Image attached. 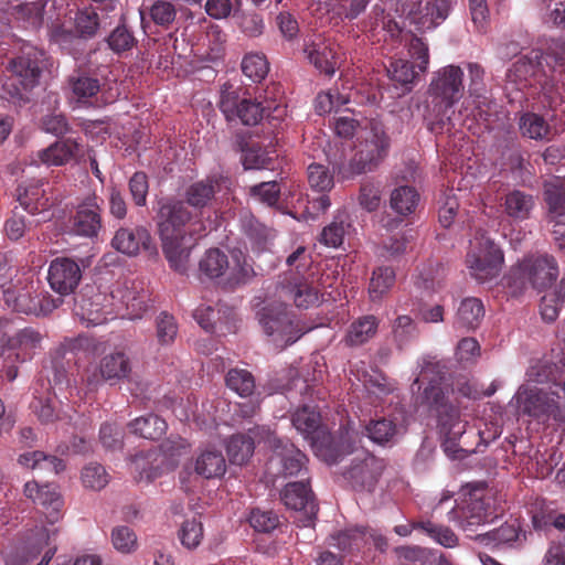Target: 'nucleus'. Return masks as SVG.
<instances>
[{
  "label": "nucleus",
  "mask_w": 565,
  "mask_h": 565,
  "mask_svg": "<svg viewBox=\"0 0 565 565\" xmlns=\"http://www.w3.org/2000/svg\"><path fill=\"white\" fill-rule=\"evenodd\" d=\"M370 0H338L333 7L334 13L342 20H355L367 8Z\"/></svg>",
  "instance_id": "60"
},
{
  "label": "nucleus",
  "mask_w": 565,
  "mask_h": 565,
  "mask_svg": "<svg viewBox=\"0 0 565 565\" xmlns=\"http://www.w3.org/2000/svg\"><path fill=\"white\" fill-rule=\"evenodd\" d=\"M242 71L253 82H260L268 74L269 66L264 54L249 53L242 61Z\"/></svg>",
  "instance_id": "51"
},
{
  "label": "nucleus",
  "mask_w": 565,
  "mask_h": 565,
  "mask_svg": "<svg viewBox=\"0 0 565 565\" xmlns=\"http://www.w3.org/2000/svg\"><path fill=\"white\" fill-rule=\"evenodd\" d=\"M484 317V308L478 298H466L457 311V322L461 327L476 329Z\"/></svg>",
  "instance_id": "41"
},
{
  "label": "nucleus",
  "mask_w": 565,
  "mask_h": 565,
  "mask_svg": "<svg viewBox=\"0 0 565 565\" xmlns=\"http://www.w3.org/2000/svg\"><path fill=\"white\" fill-rule=\"evenodd\" d=\"M390 138L379 121H371L359 132L355 149L328 153L329 163L342 180L372 171L387 156Z\"/></svg>",
  "instance_id": "1"
},
{
  "label": "nucleus",
  "mask_w": 565,
  "mask_h": 565,
  "mask_svg": "<svg viewBox=\"0 0 565 565\" xmlns=\"http://www.w3.org/2000/svg\"><path fill=\"white\" fill-rule=\"evenodd\" d=\"M193 468L195 473L204 479H216L225 475L227 465L220 449L206 447L196 455Z\"/></svg>",
  "instance_id": "30"
},
{
  "label": "nucleus",
  "mask_w": 565,
  "mask_h": 565,
  "mask_svg": "<svg viewBox=\"0 0 565 565\" xmlns=\"http://www.w3.org/2000/svg\"><path fill=\"white\" fill-rule=\"evenodd\" d=\"M129 428L132 434L146 439H158L166 434L167 423L157 415L148 414L130 422Z\"/></svg>",
  "instance_id": "38"
},
{
  "label": "nucleus",
  "mask_w": 565,
  "mask_h": 565,
  "mask_svg": "<svg viewBox=\"0 0 565 565\" xmlns=\"http://www.w3.org/2000/svg\"><path fill=\"white\" fill-rule=\"evenodd\" d=\"M81 479L85 488L96 491L102 490L109 482L106 469L97 462L86 465L82 470Z\"/></svg>",
  "instance_id": "52"
},
{
  "label": "nucleus",
  "mask_w": 565,
  "mask_h": 565,
  "mask_svg": "<svg viewBox=\"0 0 565 565\" xmlns=\"http://www.w3.org/2000/svg\"><path fill=\"white\" fill-rule=\"evenodd\" d=\"M284 504L291 510H305L308 515L315 514L316 505L313 503L308 483L305 481L289 482L281 491Z\"/></svg>",
  "instance_id": "32"
},
{
  "label": "nucleus",
  "mask_w": 565,
  "mask_h": 565,
  "mask_svg": "<svg viewBox=\"0 0 565 565\" xmlns=\"http://www.w3.org/2000/svg\"><path fill=\"white\" fill-rule=\"evenodd\" d=\"M222 181L223 177L221 174H212L192 183L185 190L186 203L194 209L206 206L213 200L215 193L220 191Z\"/></svg>",
  "instance_id": "31"
},
{
  "label": "nucleus",
  "mask_w": 565,
  "mask_h": 565,
  "mask_svg": "<svg viewBox=\"0 0 565 565\" xmlns=\"http://www.w3.org/2000/svg\"><path fill=\"white\" fill-rule=\"evenodd\" d=\"M234 258L235 265L233 267L230 266V276L227 277V284L231 286L245 284L255 275L253 266L244 255H235Z\"/></svg>",
  "instance_id": "63"
},
{
  "label": "nucleus",
  "mask_w": 565,
  "mask_h": 565,
  "mask_svg": "<svg viewBox=\"0 0 565 565\" xmlns=\"http://www.w3.org/2000/svg\"><path fill=\"white\" fill-rule=\"evenodd\" d=\"M544 195L553 223L552 234L559 249L565 252V181L557 178L546 181Z\"/></svg>",
  "instance_id": "18"
},
{
  "label": "nucleus",
  "mask_w": 565,
  "mask_h": 565,
  "mask_svg": "<svg viewBox=\"0 0 565 565\" xmlns=\"http://www.w3.org/2000/svg\"><path fill=\"white\" fill-rule=\"evenodd\" d=\"M227 387L241 397H248L255 391V379L250 372L243 369H232L226 375Z\"/></svg>",
  "instance_id": "45"
},
{
  "label": "nucleus",
  "mask_w": 565,
  "mask_h": 565,
  "mask_svg": "<svg viewBox=\"0 0 565 565\" xmlns=\"http://www.w3.org/2000/svg\"><path fill=\"white\" fill-rule=\"evenodd\" d=\"M449 9L450 6L447 0H426L418 3L412 19L417 24L418 30H431L447 19Z\"/></svg>",
  "instance_id": "29"
},
{
  "label": "nucleus",
  "mask_w": 565,
  "mask_h": 565,
  "mask_svg": "<svg viewBox=\"0 0 565 565\" xmlns=\"http://www.w3.org/2000/svg\"><path fill=\"white\" fill-rule=\"evenodd\" d=\"M158 204V227L162 250L170 267L183 274L188 269L193 246L184 227L193 215L182 201L161 200Z\"/></svg>",
  "instance_id": "2"
},
{
  "label": "nucleus",
  "mask_w": 565,
  "mask_h": 565,
  "mask_svg": "<svg viewBox=\"0 0 565 565\" xmlns=\"http://www.w3.org/2000/svg\"><path fill=\"white\" fill-rule=\"evenodd\" d=\"M273 103L253 100L239 94V90L231 84H224L221 89L218 107L228 121L239 119L242 124L250 126L256 125L267 116L268 118L280 120L286 115V107L279 104L271 106Z\"/></svg>",
  "instance_id": "4"
},
{
  "label": "nucleus",
  "mask_w": 565,
  "mask_h": 565,
  "mask_svg": "<svg viewBox=\"0 0 565 565\" xmlns=\"http://www.w3.org/2000/svg\"><path fill=\"white\" fill-rule=\"evenodd\" d=\"M395 273L391 267H379L373 271L369 292L372 300H379L394 285Z\"/></svg>",
  "instance_id": "49"
},
{
  "label": "nucleus",
  "mask_w": 565,
  "mask_h": 565,
  "mask_svg": "<svg viewBox=\"0 0 565 565\" xmlns=\"http://www.w3.org/2000/svg\"><path fill=\"white\" fill-rule=\"evenodd\" d=\"M520 130L523 136L534 140H547L551 135V127L546 120L533 113L524 114L520 118Z\"/></svg>",
  "instance_id": "43"
},
{
  "label": "nucleus",
  "mask_w": 565,
  "mask_h": 565,
  "mask_svg": "<svg viewBox=\"0 0 565 565\" xmlns=\"http://www.w3.org/2000/svg\"><path fill=\"white\" fill-rule=\"evenodd\" d=\"M99 26L98 15L92 9H84L75 15V29L78 38H92Z\"/></svg>",
  "instance_id": "57"
},
{
  "label": "nucleus",
  "mask_w": 565,
  "mask_h": 565,
  "mask_svg": "<svg viewBox=\"0 0 565 565\" xmlns=\"http://www.w3.org/2000/svg\"><path fill=\"white\" fill-rule=\"evenodd\" d=\"M203 534L202 522L195 516L185 520L179 530L181 544L188 550L196 548L203 540Z\"/></svg>",
  "instance_id": "50"
},
{
  "label": "nucleus",
  "mask_w": 565,
  "mask_h": 565,
  "mask_svg": "<svg viewBox=\"0 0 565 565\" xmlns=\"http://www.w3.org/2000/svg\"><path fill=\"white\" fill-rule=\"evenodd\" d=\"M419 201L420 195L415 188L401 185L392 191L390 205L395 213L407 216L415 212Z\"/></svg>",
  "instance_id": "37"
},
{
  "label": "nucleus",
  "mask_w": 565,
  "mask_h": 565,
  "mask_svg": "<svg viewBox=\"0 0 565 565\" xmlns=\"http://www.w3.org/2000/svg\"><path fill=\"white\" fill-rule=\"evenodd\" d=\"M513 276L522 280V284L529 282L533 288L543 289L557 278L558 267L552 256H530L519 264Z\"/></svg>",
  "instance_id": "16"
},
{
  "label": "nucleus",
  "mask_w": 565,
  "mask_h": 565,
  "mask_svg": "<svg viewBox=\"0 0 565 565\" xmlns=\"http://www.w3.org/2000/svg\"><path fill=\"white\" fill-rule=\"evenodd\" d=\"M502 207L508 217L514 221H524L530 218L535 207V199L527 192L512 190L504 195Z\"/></svg>",
  "instance_id": "33"
},
{
  "label": "nucleus",
  "mask_w": 565,
  "mask_h": 565,
  "mask_svg": "<svg viewBox=\"0 0 565 565\" xmlns=\"http://www.w3.org/2000/svg\"><path fill=\"white\" fill-rule=\"evenodd\" d=\"M199 270L201 275L209 279L223 277L230 271L228 257L218 248H211L200 259Z\"/></svg>",
  "instance_id": "36"
},
{
  "label": "nucleus",
  "mask_w": 565,
  "mask_h": 565,
  "mask_svg": "<svg viewBox=\"0 0 565 565\" xmlns=\"http://www.w3.org/2000/svg\"><path fill=\"white\" fill-rule=\"evenodd\" d=\"M463 71L457 65H447L434 73L429 84V94L436 102L430 130L439 131L450 121L452 107L463 94Z\"/></svg>",
  "instance_id": "3"
},
{
  "label": "nucleus",
  "mask_w": 565,
  "mask_h": 565,
  "mask_svg": "<svg viewBox=\"0 0 565 565\" xmlns=\"http://www.w3.org/2000/svg\"><path fill=\"white\" fill-rule=\"evenodd\" d=\"M12 324L8 319H0V358L3 360L2 372L9 381L18 376V364L31 359L40 345L42 335L32 328H24L10 335Z\"/></svg>",
  "instance_id": "5"
},
{
  "label": "nucleus",
  "mask_w": 565,
  "mask_h": 565,
  "mask_svg": "<svg viewBox=\"0 0 565 565\" xmlns=\"http://www.w3.org/2000/svg\"><path fill=\"white\" fill-rule=\"evenodd\" d=\"M419 372L416 374L412 385L411 391L413 396L420 394L426 385H429L430 379L441 377V386L446 394L448 395V404H452L450 402V395H455L456 393L469 397V398H479L481 394L467 381H458L456 384V388L449 390L446 384L445 377L441 374V366L438 362L433 361L430 358H423L418 361Z\"/></svg>",
  "instance_id": "17"
},
{
  "label": "nucleus",
  "mask_w": 565,
  "mask_h": 565,
  "mask_svg": "<svg viewBox=\"0 0 565 565\" xmlns=\"http://www.w3.org/2000/svg\"><path fill=\"white\" fill-rule=\"evenodd\" d=\"M350 102L349 95L340 94L338 90L320 93L315 103L316 111L319 115H324L337 110L340 106H343Z\"/></svg>",
  "instance_id": "58"
},
{
  "label": "nucleus",
  "mask_w": 565,
  "mask_h": 565,
  "mask_svg": "<svg viewBox=\"0 0 565 565\" xmlns=\"http://www.w3.org/2000/svg\"><path fill=\"white\" fill-rule=\"evenodd\" d=\"M365 429L369 438L379 445L394 443L406 430L403 423L396 422L395 418L372 420Z\"/></svg>",
  "instance_id": "35"
},
{
  "label": "nucleus",
  "mask_w": 565,
  "mask_h": 565,
  "mask_svg": "<svg viewBox=\"0 0 565 565\" xmlns=\"http://www.w3.org/2000/svg\"><path fill=\"white\" fill-rule=\"evenodd\" d=\"M81 150V145L72 138L53 142L45 149L38 150L30 157V164L46 167L65 166L75 159Z\"/></svg>",
  "instance_id": "24"
},
{
  "label": "nucleus",
  "mask_w": 565,
  "mask_h": 565,
  "mask_svg": "<svg viewBox=\"0 0 565 565\" xmlns=\"http://www.w3.org/2000/svg\"><path fill=\"white\" fill-rule=\"evenodd\" d=\"M129 373V359L125 353L116 352L104 356L98 367H87L83 374L82 382L87 392H94L103 381H120L126 379Z\"/></svg>",
  "instance_id": "15"
},
{
  "label": "nucleus",
  "mask_w": 565,
  "mask_h": 565,
  "mask_svg": "<svg viewBox=\"0 0 565 565\" xmlns=\"http://www.w3.org/2000/svg\"><path fill=\"white\" fill-rule=\"evenodd\" d=\"M364 535L365 533L362 529H348L332 534L329 539V544L341 551H350L353 547L360 546Z\"/></svg>",
  "instance_id": "56"
},
{
  "label": "nucleus",
  "mask_w": 565,
  "mask_h": 565,
  "mask_svg": "<svg viewBox=\"0 0 565 565\" xmlns=\"http://www.w3.org/2000/svg\"><path fill=\"white\" fill-rule=\"evenodd\" d=\"M111 543L115 550L121 554H131L138 547L137 535L125 525H119L111 531Z\"/></svg>",
  "instance_id": "54"
},
{
  "label": "nucleus",
  "mask_w": 565,
  "mask_h": 565,
  "mask_svg": "<svg viewBox=\"0 0 565 565\" xmlns=\"http://www.w3.org/2000/svg\"><path fill=\"white\" fill-rule=\"evenodd\" d=\"M259 323L279 348L295 343L303 334L282 305L279 308H274L273 305L264 307L259 312Z\"/></svg>",
  "instance_id": "12"
},
{
  "label": "nucleus",
  "mask_w": 565,
  "mask_h": 565,
  "mask_svg": "<svg viewBox=\"0 0 565 565\" xmlns=\"http://www.w3.org/2000/svg\"><path fill=\"white\" fill-rule=\"evenodd\" d=\"M100 228V206L96 196L87 198L71 217L68 231L76 236L95 237Z\"/></svg>",
  "instance_id": "22"
},
{
  "label": "nucleus",
  "mask_w": 565,
  "mask_h": 565,
  "mask_svg": "<svg viewBox=\"0 0 565 565\" xmlns=\"http://www.w3.org/2000/svg\"><path fill=\"white\" fill-rule=\"evenodd\" d=\"M364 386L370 394L383 397L395 391L396 383L382 373H374L365 377Z\"/></svg>",
  "instance_id": "61"
},
{
  "label": "nucleus",
  "mask_w": 565,
  "mask_h": 565,
  "mask_svg": "<svg viewBox=\"0 0 565 565\" xmlns=\"http://www.w3.org/2000/svg\"><path fill=\"white\" fill-rule=\"evenodd\" d=\"M419 405L434 408L438 413L441 438H460L466 431V423L460 419L457 407L448 404V395L441 386V377H431L429 385L414 396Z\"/></svg>",
  "instance_id": "7"
},
{
  "label": "nucleus",
  "mask_w": 565,
  "mask_h": 565,
  "mask_svg": "<svg viewBox=\"0 0 565 565\" xmlns=\"http://www.w3.org/2000/svg\"><path fill=\"white\" fill-rule=\"evenodd\" d=\"M308 182L312 190L317 192L330 191L333 185V177L328 169L319 163H312L308 167Z\"/></svg>",
  "instance_id": "55"
},
{
  "label": "nucleus",
  "mask_w": 565,
  "mask_h": 565,
  "mask_svg": "<svg viewBox=\"0 0 565 565\" xmlns=\"http://www.w3.org/2000/svg\"><path fill=\"white\" fill-rule=\"evenodd\" d=\"M520 536L521 531L518 526L514 524H504L493 531L479 533L476 539L480 541L488 540L497 544L513 545L520 541Z\"/></svg>",
  "instance_id": "53"
},
{
  "label": "nucleus",
  "mask_w": 565,
  "mask_h": 565,
  "mask_svg": "<svg viewBox=\"0 0 565 565\" xmlns=\"http://www.w3.org/2000/svg\"><path fill=\"white\" fill-rule=\"evenodd\" d=\"M383 468L382 460L366 451H361L348 470L347 478L355 489L372 491Z\"/></svg>",
  "instance_id": "20"
},
{
  "label": "nucleus",
  "mask_w": 565,
  "mask_h": 565,
  "mask_svg": "<svg viewBox=\"0 0 565 565\" xmlns=\"http://www.w3.org/2000/svg\"><path fill=\"white\" fill-rule=\"evenodd\" d=\"M449 520L456 521L459 527L470 535L487 523L488 516L483 503L480 500H473L459 512L450 511Z\"/></svg>",
  "instance_id": "34"
},
{
  "label": "nucleus",
  "mask_w": 565,
  "mask_h": 565,
  "mask_svg": "<svg viewBox=\"0 0 565 565\" xmlns=\"http://www.w3.org/2000/svg\"><path fill=\"white\" fill-rule=\"evenodd\" d=\"M276 296L284 305L292 300L296 307L301 309H308L319 300L318 290L306 280L299 278L277 286Z\"/></svg>",
  "instance_id": "27"
},
{
  "label": "nucleus",
  "mask_w": 565,
  "mask_h": 565,
  "mask_svg": "<svg viewBox=\"0 0 565 565\" xmlns=\"http://www.w3.org/2000/svg\"><path fill=\"white\" fill-rule=\"evenodd\" d=\"M345 234V223L340 216H335L333 222L326 226L320 235V243L327 247H339Z\"/></svg>",
  "instance_id": "62"
},
{
  "label": "nucleus",
  "mask_w": 565,
  "mask_h": 565,
  "mask_svg": "<svg viewBox=\"0 0 565 565\" xmlns=\"http://www.w3.org/2000/svg\"><path fill=\"white\" fill-rule=\"evenodd\" d=\"M510 405H514L519 414L527 415L542 423L553 420L565 424V403L561 402L556 391L522 385L512 397Z\"/></svg>",
  "instance_id": "6"
},
{
  "label": "nucleus",
  "mask_w": 565,
  "mask_h": 565,
  "mask_svg": "<svg viewBox=\"0 0 565 565\" xmlns=\"http://www.w3.org/2000/svg\"><path fill=\"white\" fill-rule=\"evenodd\" d=\"M36 503L46 509V518L51 523H54L60 518V511L63 507V500L56 490L55 486L44 484L41 492L36 497Z\"/></svg>",
  "instance_id": "47"
},
{
  "label": "nucleus",
  "mask_w": 565,
  "mask_h": 565,
  "mask_svg": "<svg viewBox=\"0 0 565 565\" xmlns=\"http://www.w3.org/2000/svg\"><path fill=\"white\" fill-rule=\"evenodd\" d=\"M267 445L273 455L269 458L267 472L273 477H297L307 472V457L294 444L277 438L267 431Z\"/></svg>",
  "instance_id": "10"
},
{
  "label": "nucleus",
  "mask_w": 565,
  "mask_h": 565,
  "mask_svg": "<svg viewBox=\"0 0 565 565\" xmlns=\"http://www.w3.org/2000/svg\"><path fill=\"white\" fill-rule=\"evenodd\" d=\"M292 425L305 438L312 439L320 425V415L313 408L306 405L295 412Z\"/></svg>",
  "instance_id": "46"
},
{
  "label": "nucleus",
  "mask_w": 565,
  "mask_h": 565,
  "mask_svg": "<svg viewBox=\"0 0 565 565\" xmlns=\"http://www.w3.org/2000/svg\"><path fill=\"white\" fill-rule=\"evenodd\" d=\"M56 531H50L42 527L34 537L30 539L15 553H10L6 557V565H24L41 555V561L36 565H49L57 551L55 543Z\"/></svg>",
  "instance_id": "14"
},
{
  "label": "nucleus",
  "mask_w": 565,
  "mask_h": 565,
  "mask_svg": "<svg viewBox=\"0 0 565 565\" xmlns=\"http://www.w3.org/2000/svg\"><path fill=\"white\" fill-rule=\"evenodd\" d=\"M338 45L322 35H315L305 42L303 52L309 62L321 73L332 76L342 64Z\"/></svg>",
  "instance_id": "19"
},
{
  "label": "nucleus",
  "mask_w": 565,
  "mask_h": 565,
  "mask_svg": "<svg viewBox=\"0 0 565 565\" xmlns=\"http://www.w3.org/2000/svg\"><path fill=\"white\" fill-rule=\"evenodd\" d=\"M504 262L501 248L487 235L480 234L470 241L467 254V267L470 275L479 282L495 279Z\"/></svg>",
  "instance_id": "8"
},
{
  "label": "nucleus",
  "mask_w": 565,
  "mask_h": 565,
  "mask_svg": "<svg viewBox=\"0 0 565 565\" xmlns=\"http://www.w3.org/2000/svg\"><path fill=\"white\" fill-rule=\"evenodd\" d=\"M9 75L1 84L0 94L2 98L17 102L24 99V92L33 88L41 74L40 66L35 58L19 56L10 63Z\"/></svg>",
  "instance_id": "11"
},
{
  "label": "nucleus",
  "mask_w": 565,
  "mask_h": 565,
  "mask_svg": "<svg viewBox=\"0 0 565 565\" xmlns=\"http://www.w3.org/2000/svg\"><path fill=\"white\" fill-rule=\"evenodd\" d=\"M53 403L54 399L51 396H35L31 403V408L39 420L47 424L54 422L55 419H60Z\"/></svg>",
  "instance_id": "64"
},
{
  "label": "nucleus",
  "mask_w": 565,
  "mask_h": 565,
  "mask_svg": "<svg viewBox=\"0 0 565 565\" xmlns=\"http://www.w3.org/2000/svg\"><path fill=\"white\" fill-rule=\"evenodd\" d=\"M248 520L255 531L263 533L271 532L279 524V518L276 513L259 508L250 511Z\"/></svg>",
  "instance_id": "59"
},
{
  "label": "nucleus",
  "mask_w": 565,
  "mask_h": 565,
  "mask_svg": "<svg viewBox=\"0 0 565 565\" xmlns=\"http://www.w3.org/2000/svg\"><path fill=\"white\" fill-rule=\"evenodd\" d=\"M73 312L86 327L98 326L114 318L108 296L94 287H85L76 295Z\"/></svg>",
  "instance_id": "13"
},
{
  "label": "nucleus",
  "mask_w": 565,
  "mask_h": 565,
  "mask_svg": "<svg viewBox=\"0 0 565 565\" xmlns=\"http://www.w3.org/2000/svg\"><path fill=\"white\" fill-rule=\"evenodd\" d=\"M377 327L379 321L374 316H364L350 326L345 342L349 345H361L375 335Z\"/></svg>",
  "instance_id": "39"
},
{
  "label": "nucleus",
  "mask_w": 565,
  "mask_h": 565,
  "mask_svg": "<svg viewBox=\"0 0 565 565\" xmlns=\"http://www.w3.org/2000/svg\"><path fill=\"white\" fill-rule=\"evenodd\" d=\"M81 278L78 264L70 258H56L50 264L47 273L50 287L61 296L72 294Z\"/></svg>",
  "instance_id": "23"
},
{
  "label": "nucleus",
  "mask_w": 565,
  "mask_h": 565,
  "mask_svg": "<svg viewBox=\"0 0 565 565\" xmlns=\"http://www.w3.org/2000/svg\"><path fill=\"white\" fill-rule=\"evenodd\" d=\"M43 186V180H34L17 189V201L20 206L30 215H41L40 222L50 220L49 212L53 205Z\"/></svg>",
  "instance_id": "21"
},
{
  "label": "nucleus",
  "mask_w": 565,
  "mask_h": 565,
  "mask_svg": "<svg viewBox=\"0 0 565 565\" xmlns=\"http://www.w3.org/2000/svg\"><path fill=\"white\" fill-rule=\"evenodd\" d=\"M19 463L30 469L50 470L54 473H60L65 469L62 459L54 456H47L43 451H28L19 457Z\"/></svg>",
  "instance_id": "40"
},
{
  "label": "nucleus",
  "mask_w": 565,
  "mask_h": 565,
  "mask_svg": "<svg viewBox=\"0 0 565 565\" xmlns=\"http://www.w3.org/2000/svg\"><path fill=\"white\" fill-rule=\"evenodd\" d=\"M111 244L120 253L134 256L141 249H150L151 236L150 233L141 226L134 228L121 227L116 232Z\"/></svg>",
  "instance_id": "28"
},
{
  "label": "nucleus",
  "mask_w": 565,
  "mask_h": 565,
  "mask_svg": "<svg viewBox=\"0 0 565 565\" xmlns=\"http://www.w3.org/2000/svg\"><path fill=\"white\" fill-rule=\"evenodd\" d=\"M4 303L9 309L15 312L33 315L35 310L34 296L29 292L18 290L17 287L4 290Z\"/></svg>",
  "instance_id": "48"
},
{
  "label": "nucleus",
  "mask_w": 565,
  "mask_h": 565,
  "mask_svg": "<svg viewBox=\"0 0 565 565\" xmlns=\"http://www.w3.org/2000/svg\"><path fill=\"white\" fill-rule=\"evenodd\" d=\"M108 300L113 316L135 320L147 311L149 297L141 281L124 278L115 282Z\"/></svg>",
  "instance_id": "9"
},
{
  "label": "nucleus",
  "mask_w": 565,
  "mask_h": 565,
  "mask_svg": "<svg viewBox=\"0 0 565 565\" xmlns=\"http://www.w3.org/2000/svg\"><path fill=\"white\" fill-rule=\"evenodd\" d=\"M393 341L399 349L411 344L418 338V329L412 317L398 316L392 324Z\"/></svg>",
  "instance_id": "42"
},
{
  "label": "nucleus",
  "mask_w": 565,
  "mask_h": 565,
  "mask_svg": "<svg viewBox=\"0 0 565 565\" xmlns=\"http://www.w3.org/2000/svg\"><path fill=\"white\" fill-rule=\"evenodd\" d=\"M267 431L265 427L249 429L247 435H235L230 438L226 445L230 461L234 465H243L252 457L256 443L267 444Z\"/></svg>",
  "instance_id": "26"
},
{
  "label": "nucleus",
  "mask_w": 565,
  "mask_h": 565,
  "mask_svg": "<svg viewBox=\"0 0 565 565\" xmlns=\"http://www.w3.org/2000/svg\"><path fill=\"white\" fill-rule=\"evenodd\" d=\"M542 54L539 50H532L529 54L521 56L507 72V88L511 86L522 90L533 85V82L541 73Z\"/></svg>",
  "instance_id": "25"
},
{
  "label": "nucleus",
  "mask_w": 565,
  "mask_h": 565,
  "mask_svg": "<svg viewBox=\"0 0 565 565\" xmlns=\"http://www.w3.org/2000/svg\"><path fill=\"white\" fill-rule=\"evenodd\" d=\"M413 526L414 530L423 531L431 540L444 547L452 548L458 545V537L449 527L435 524L431 521H419Z\"/></svg>",
  "instance_id": "44"
}]
</instances>
